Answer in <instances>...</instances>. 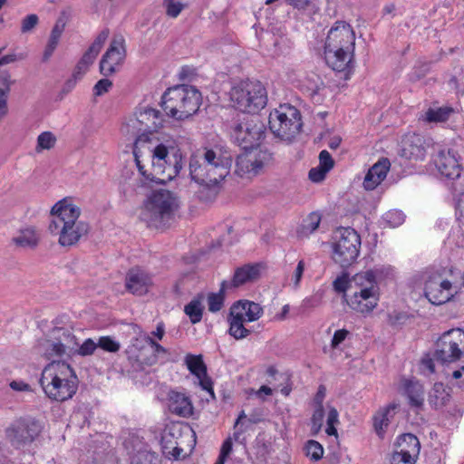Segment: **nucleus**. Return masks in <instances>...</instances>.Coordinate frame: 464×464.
<instances>
[{
    "instance_id": "f257e3e1",
    "label": "nucleus",
    "mask_w": 464,
    "mask_h": 464,
    "mask_svg": "<svg viewBox=\"0 0 464 464\" xmlns=\"http://www.w3.org/2000/svg\"><path fill=\"white\" fill-rule=\"evenodd\" d=\"M164 115L148 105L139 106L121 128V133L135 138L133 156L145 181L166 183L182 169V155L173 139L153 138L152 132L163 126Z\"/></svg>"
},
{
    "instance_id": "f03ea898",
    "label": "nucleus",
    "mask_w": 464,
    "mask_h": 464,
    "mask_svg": "<svg viewBox=\"0 0 464 464\" xmlns=\"http://www.w3.org/2000/svg\"><path fill=\"white\" fill-rule=\"evenodd\" d=\"M51 216L49 231L59 237L58 242L63 246L77 244L89 232V225L79 219L81 208L66 198L53 206Z\"/></svg>"
},
{
    "instance_id": "7ed1b4c3",
    "label": "nucleus",
    "mask_w": 464,
    "mask_h": 464,
    "mask_svg": "<svg viewBox=\"0 0 464 464\" xmlns=\"http://www.w3.org/2000/svg\"><path fill=\"white\" fill-rule=\"evenodd\" d=\"M354 46L355 34L352 26L343 21L335 22L325 41L326 63L334 71L345 70L353 59Z\"/></svg>"
},
{
    "instance_id": "20e7f679",
    "label": "nucleus",
    "mask_w": 464,
    "mask_h": 464,
    "mask_svg": "<svg viewBox=\"0 0 464 464\" xmlns=\"http://www.w3.org/2000/svg\"><path fill=\"white\" fill-rule=\"evenodd\" d=\"M231 160L213 150H206L202 155H193L189 161L191 179L216 193L219 181L229 173Z\"/></svg>"
},
{
    "instance_id": "39448f33",
    "label": "nucleus",
    "mask_w": 464,
    "mask_h": 464,
    "mask_svg": "<svg viewBox=\"0 0 464 464\" xmlns=\"http://www.w3.org/2000/svg\"><path fill=\"white\" fill-rule=\"evenodd\" d=\"M384 269L375 267L372 270L362 271L350 279L351 295L346 296V303L351 309L360 314H370L379 302V287L377 278Z\"/></svg>"
},
{
    "instance_id": "423d86ee",
    "label": "nucleus",
    "mask_w": 464,
    "mask_h": 464,
    "mask_svg": "<svg viewBox=\"0 0 464 464\" xmlns=\"http://www.w3.org/2000/svg\"><path fill=\"white\" fill-rule=\"evenodd\" d=\"M40 383L49 399L64 401L76 393L79 381L70 364L53 361L44 369Z\"/></svg>"
},
{
    "instance_id": "0eeeda50",
    "label": "nucleus",
    "mask_w": 464,
    "mask_h": 464,
    "mask_svg": "<svg viewBox=\"0 0 464 464\" xmlns=\"http://www.w3.org/2000/svg\"><path fill=\"white\" fill-rule=\"evenodd\" d=\"M201 104V93L193 86L181 84L169 88L161 97L166 114L177 121L194 115Z\"/></svg>"
},
{
    "instance_id": "6e6552de",
    "label": "nucleus",
    "mask_w": 464,
    "mask_h": 464,
    "mask_svg": "<svg viewBox=\"0 0 464 464\" xmlns=\"http://www.w3.org/2000/svg\"><path fill=\"white\" fill-rule=\"evenodd\" d=\"M229 98L235 109L245 113H257L267 103V92L258 81H243L235 84Z\"/></svg>"
},
{
    "instance_id": "1a4fd4ad",
    "label": "nucleus",
    "mask_w": 464,
    "mask_h": 464,
    "mask_svg": "<svg viewBox=\"0 0 464 464\" xmlns=\"http://www.w3.org/2000/svg\"><path fill=\"white\" fill-rule=\"evenodd\" d=\"M179 208L177 197L170 191L160 189L146 201L140 219L148 226L159 227L169 222Z\"/></svg>"
},
{
    "instance_id": "9d476101",
    "label": "nucleus",
    "mask_w": 464,
    "mask_h": 464,
    "mask_svg": "<svg viewBox=\"0 0 464 464\" xmlns=\"http://www.w3.org/2000/svg\"><path fill=\"white\" fill-rule=\"evenodd\" d=\"M333 259L345 267L354 263L361 248L360 235L351 227L338 228L333 237Z\"/></svg>"
},
{
    "instance_id": "9b49d317",
    "label": "nucleus",
    "mask_w": 464,
    "mask_h": 464,
    "mask_svg": "<svg viewBox=\"0 0 464 464\" xmlns=\"http://www.w3.org/2000/svg\"><path fill=\"white\" fill-rule=\"evenodd\" d=\"M301 127V114L294 106L283 104L269 114V128L281 140H291Z\"/></svg>"
},
{
    "instance_id": "f8f14e48",
    "label": "nucleus",
    "mask_w": 464,
    "mask_h": 464,
    "mask_svg": "<svg viewBox=\"0 0 464 464\" xmlns=\"http://www.w3.org/2000/svg\"><path fill=\"white\" fill-rule=\"evenodd\" d=\"M265 131L266 126L257 117H244L235 123L230 135L234 143L247 150L264 139Z\"/></svg>"
},
{
    "instance_id": "ddd939ff",
    "label": "nucleus",
    "mask_w": 464,
    "mask_h": 464,
    "mask_svg": "<svg viewBox=\"0 0 464 464\" xmlns=\"http://www.w3.org/2000/svg\"><path fill=\"white\" fill-rule=\"evenodd\" d=\"M464 353V331L452 329L442 334L437 343L435 357L441 362L459 360Z\"/></svg>"
},
{
    "instance_id": "4468645a",
    "label": "nucleus",
    "mask_w": 464,
    "mask_h": 464,
    "mask_svg": "<svg viewBox=\"0 0 464 464\" xmlns=\"http://www.w3.org/2000/svg\"><path fill=\"white\" fill-rule=\"evenodd\" d=\"M126 56L125 40L122 35H115L100 63L101 73L109 76L117 72Z\"/></svg>"
},
{
    "instance_id": "2eb2a0df",
    "label": "nucleus",
    "mask_w": 464,
    "mask_h": 464,
    "mask_svg": "<svg viewBox=\"0 0 464 464\" xmlns=\"http://www.w3.org/2000/svg\"><path fill=\"white\" fill-rule=\"evenodd\" d=\"M272 161V153L266 150H259L239 155L237 159V171L243 174L256 175Z\"/></svg>"
},
{
    "instance_id": "dca6fc26",
    "label": "nucleus",
    "mask_w": 464,
    "mask_h": 464,
    "mask_svg": "<svg viewBox=\"0 0 464 464\" xmlns=\"http://www.w3.org/2000/svg\"><path fill=\"white\" fill-rule=\"evenodd\" d=\"M42 427L39 421L33 419H23L16 421L7 430L10 440L16 447L31 443L41 432Z\"/></svg>"
},
{
    "instance_id": "f3484780",
    "label": "nucleus",
    "mask_w": 464,
    "mask_h": 464,
    "mask_svg": "<svg viewBox=\"0 0 464 464\" xmlns=\"http://www.w3.org/2000/svg\"><path fill=\"white\" fill-rule=\"evenodd\" d=\"M454 295L451 283L440 276L430 277L425 284V296L436 305L445 304Z\"/></svg>"
},
{
    "instance_id": "a211bd4d",
    "label": "nucleus",
    "mask_w": 464,
    "mask_h": 464,
    "mask_svg": "<svg viewBox=\"0 0 464 464\" xmlns=\"http://www.w3.org/2000/svg\"><path fill=\"white\" fill-rule=\"evenodd\" d=\"M434 164L442 177L452 180L459 179L463 169L459 156L453 150H440L434 159Z\"/></svg>"
},
{
    "instance_id": "6ab92c4d",
    "label": "nucleus",
    "mask_w": 464,
    "mask_h": 464,
    "mask_svg": "<svg viewBox=\"0 0 464 464\" xmlns=\"http://www.w3.org/2000/svg\"><path fill=\"white\" fill-rule=\"evenodd\" d=\"M152 277L145 270L133 267L129 270L125 277V287L128 292L135 295H143L152 286Z\"/></svg>"
},
{
    "instance_id": "aec40b11",
    "label": "nucleus",
    "mask_w": 464,
    "mask_h": 464,
    "mask_svg": "<svg viewBox=\"0 0 464 464\" xmlns=\"http://www.w3.org/2000/svg\"><path fill=\"white\" fill-rule=\"evenodd\" d=\"M426 154L425 140L419 134L406 135L401 140V156L410 160H421Z\"/></svg>"
},
{
    "instance_id": "412c9836",
    "label": "nucleus",
    "mask_w": 464,
    "mask_h": 464,
    "mask_svg": "<svg viewBox=\"0 0 464 464\" xmlns=\"http://www.w3.org/2000/svg\"><path fill=\"white\" fill-rule=\"evenodd\" d=\"M400 392L404 395L411 408L421 410L424 404L423 385L415 379H402L400 383Z\"/></svg>"
},
{
    "instance_id": "4be33fe9",
    "label": "nucleus",
    "mask_w": 464,
    "mask_h": 464,
    "mask_svg": "<svg viewBox=\"0 0 464 464\" xmlns=\"http://www.w3.org/2000/svg\"><path fill=\"white\" fill-rule=\"evenodd\" d=\"M260 275V266L257 264H247L236 269L231 282H222L221 291L228 285L238 287L247 283L256 281Z\"/></svg>"
},
{
    "instance_id": "5701e85b",
    "label": "nucleus",
    "mask_w": 464,
    "mask_h": 464,
    "mask_svg": "<svg viewBox=\"0 0 464 464\" xmlns=\"http://www.w3.org/2000/svg\"><path fill=\"white\" fill-rule=\"evenodd\" d=\"M168 407L173 413L188 418L193 413V405L190 399L183 392L170 391L168 393Z\"/></svg>"
},
{
    "instance_id": "b1692460",
    "label": "nucleus",
    "mask_w": 464,
    "mask_h": 464,
    "mask_svg": "<svg viewBox=\"0 0 464 464\" xmlns=\"http://www.w3.org/2000/svg\"><path fill=\"white\" fill-rule=\"evenodd\" d=\"M390 161L388 159H382L377 161L369 169L363 180V187L367 190L374 189L386 178L390 169Z\"/></svg>"
},
{
    "instance_id": "393cba45",
    "label": "nucleus",
    "mask_w": 464,
    "mask_h": 464,
    "mask_svg": "<svg viewBox=\"0 0 464 464\" xmlns=\"http://www.w3.org/2000/svg\"><path fill=\"white\" fill-rule=\"evenodd\" d=\"M167 350L156 343L153 339L137 355H134L133 362L140 365H152L157 362L160 355L167 354Z\"/></svg>"
},
{
    "instance_id": "a878e982",
    "label": "nucleus",
    "mask_w": 464,
    "mask_h": 464,
    "mask_svg": "<svg viewBox=\"0 0 464 464\" xmlns=\"http://www.w3.org/2000/svg\"><path fill=\"white\" fill-rule=\"evenodd\" d=\"M51 337L55 340L63 351L71 356L75 353L78 343L76 337L72 334L70 330L64 328H55L52 331Z\"/></svg>"
},
{
    "instance_id": "bb28decb",
    "label": "nucleus",
    "mask_w": 464,
    "mask_h": 464,
    "mask_svg": "<svg viewBox=\"0 0 464 464\" xmlns=\"http://www.w3.org/2000/svg\"><path fill=\"white\" fill-rule=\"evenodd\" d=\"M40 240V235L33 227L20 229L13 237L12 243L19 247H35Z\"/></svg>"
},
{
    "instance_id": "cd10ccee",
    "label": "nucleus",
    "mask_w": 464,
    "mask_h": 464,
    "mask_svg": "<svg viewBox=\"0 0 464 464\" xmlns=\"http://www.w3.org/2000/svg\"><path fill=\"white\" fill-rule=\"evenodd\" d=\"M450 393L441 382H436L428 395V401L434 409L444 407L450 401Z\"/></svg>"
},
{
    "instance_id": "c85d7f7f",
    "label": "nucleus",
    "mask_w": 464,
    "mask_h": 464,
    "mask_svg": "<svg viewBox=\"0 0 464 464\" xmlns=\"http://www.w3.org/2000/svg\"><path fill=\"white\" fill-rule=\"evenodd\" d=\"M396 449L418 457L420 454V444L415 435L406 433L398 438Z\"/></svg>"
},
{
    "instance_id": "c756f323",
    "label": "nucleus",
    "mask_w": 464,
    "mask_h": 464,
    "mask_svg": "<svg viewBox=\"0 0 464 464\" xmlns=\"http://www.w3.org/2000/svg\"><path fill=\"white\" fill-rule=\"evenodd\" d=\"M63 350V347H61L60 344L52 337L42 341L39 344V352L43 353V354L49 360L54 357H62L64 355L68 356V353Z\"/></svg>"
},
{
    "instance_id": "7c9ffc66",
    "label": "nucleus",
    "mask_w": 464,
    "mask_h": 464,
    "mask_svg": "<svg viewBox=\"0 0 464 464\" xmlns=\"http://www.w3.org/2000/svg\"><path fill=\"white\" fill-rule=\"evenodd\" d=\"M13 83L14 81L9 73L5 72L0 75V118L7 113V97Z\"/></svg>"
},
{
    "instance_id": "2f4dec72",
    "label": "nucleus",
    "mask_w": 464,
    "mask_h": 464,
    "mask_svg": "<svg viewBox=\"0 0 464 464\" xmlns=\"http://www.w3.org/2000/svg\"><path fill=\"white\" fill-rule=\"evenodd\" d=\"M185 364L188 371L196 377L206 375L207 366L203 362L202 355L187 354L185 357Z\"/></svg>"
},
{
    "instance_id": "473e14b6",
    "label": "nucleus",
    "mask_w": 464,
    "mask_h": 464,
    "mask_svg": "<svg viewBox=\"0 0 464 464\" xmlns=\"http://www.w3.org/2000/svg\"><path fill=\"white\" fill-rule=\"evenodd\" d=\"M152 338L144 333H140L137 337L132 338L130 344L126 349L129 360L133 361L134 355H137L145 346L148 347L149 342Z\"/></svg>"
},
{
    "instance_id": "72a5a7b5",
    "label": "nucleus",
    "mask_w": 464,
    "mask_h": 464,
    "mask_svg": "<svg viewBox=\"0 0 464 464\" xmlns=\"http://www.w3.org/2000/svg\"><path fill=\"white\" fill-rule=\"evenodd\" d=\"M453 112L450 107H440L437 109H429L425 112L424 121L428 122H444Z\"/></svg>"
},
{
    "instance_id": "f704fd0d",
    "label": "nucleus",
    "mask_w": 464,
    "mask_h": 464,
    "mask_svg": "<svg viewBox=\"0 0 464 464\" xmlns=\"http://www.w3.org/2000/svg\"><path fill=\"white\" fill-rule=\"evenodd\" d=\"M203 309L201 300L195 298L185 305L184 312L189 317L190 322L195 324L201 321Z\"/></svg>"
},
{
    "instance_id": "c9c22d12",
    "label": "nucleus",
    "mask_w": 464,
    "mask_h": 464,
    "mask_svg": "<svg viewBox=\"0 0 464 464\" xmlns=\"http://www.w3.org/2000/svg\"><path fill=\"white\" fill-rule=\"evenodd\" d=\"M229 334L235 339H243L249 335L250 330L245 327V323L240 321V317L237 314L236 318L229 316Z\"/></svg>"
},
{
    "instance_id": "e433bc0d",
    "label": "nucleus",
    "mask_w": 464,
    "mask_h": 464,
    "mask_svg": "<svg viewBox=\"0 0 464 464\" xmlns=\"http://www.w3.org/2000/svg\"><path fill=\"white\" fill-rule=\"evenodd\" d=\"M63 27H64V24H60L59 22H57L55 24V25L53 26V28L51 32V35H50L48 44L46 45L44 53V60H48L49 57L53 54V51L55 50V48L58 44L59 39L63 31Z\"/></svg>"
},
{
    "instance_id": "4c0bfd02",
    "label": "nucleus",
    "mask_w": 464,
    "mask_h": 464,
    "mask_svg": "<svg viewBox=\"0 0 464 464\" xmlns=\"http://www.w3.org/2000/svg\"><path fill=\"white\" fill-rule=\"evenodd\" d=\"M241 304V308L244 309V314L246 316V320L249 322H255L258 320L263 314V308L259 304L251 301H238Z\"/></svg>"
},
{
    "instance_id": "58836bf2",
    "label": "nucleus",
    "mask_w": 464,
    "mask_h": 464,
    "mask_svg": "<svg viewBox=\"0 0 464 464\" xmlns=\"http://www.w3.org/2000/svg\"><path fill=\"white\" fill-rule=\"evenodd\" d=\"M320 222L321 216L316 212L311 213L304 219L299 233L304 237L309 236L318 228Z\"/></svg>"
},
{
    "instance_id": "ea45409f",
    "label": "nucleus",
    "mask_w": 464,
    "mask_h": 464,
    "mask_svg": "<svg viewBox=\"0 0 464 464\" xmlns=\"http://www.w3.org/2000/svg\"><path fill=\"white\" fill-rule=\"evenodd\" d=\"M304 450L306 457L314 461L321 459L324 455L323 446L314 440H310L306 442Z\"/></svg>"
},
{
    "instance_id": "a19ab883",
    "label": "nucleus",
    "mask_w": 464,
    "mask_h": 464,
    "mask_svg": "<svg viewBox=\"0 0 464 464\" xmlns=\"http://www.w3.org/2000/svg\"><path fill=\"white\" fill-rule=\"evenodd\" d=\"M391 409L394 410L395 406H390L384 411L378 412L373 419V426L375 429V431L379 436H382L384 432L385 428L389 424V419H388V413L390 412Z\"/></svg>"
},
{
    "instance_id": "79ce46f5",
    "label": "nucleus",
    "mask_w": 464,
    "mask_h": 464,
    "mask_svg": "<svg viewBox=\"0 0 464 464\" xmlns=\"http://www.w3.org/2000/svg\"><path fill=\"white\" fill-rule=\"evenodd\" d=\"M55 142L56 138L51 131H44L37 137L35 150L40 152L43 150H50L54 147Z\"/></svg>"
},
{
    "instance_id": "37998d69",
    "label": "nucleus",
    "mask_w": 464,
    "mask_h": 464,
    "mask_svg": "<svg viewBox=\"0 0 464 464\" xmlns=\"http://www.w3.org/2000/svg\"><path fill=\"white\" fill-rule=\"evenodd\" d=\"M293 7L306 12L309 16L316 14L319 8L312 2V0H285Z\"/></svg>"
},
{
    "instance_id": "c03bdc74",
    "label": "nucleus",
    "mask_w": 464,
    "mask_h": 464,
    "mask_svg": "<svg viewBox=\"0 0 464 464\" xmlns=\"http://www.w3.org/2000/svg\"><path fill=\"white\" fill-rule=\"evenodd\" d=\"M324 419V406H315L311 418V433L316 435L322 429Z\"/></svg>"
},
{
    "instance_id": "a18cd8bd",
    "label": "nucleus",
    "mask_w": 464,
    "mask_h": 464,
    "mask_svg": "<svg viewBox=\"0 0 464 464\" xmlns=\"http://www.w3.org/2000/svg\"><path fill=\"white\" fill-rule=\"evenodd\" d=\"M417 458L396 449L392 455L391 464H415Z\"/></svg>"
},
{
    "instance_id": "49530a36",
    "label": "nucleus",
    "mask_w": 464,
    "mask_h": 464,
    "mask_svg": "<svg viewBox=\"0 0 464 464\" xmlns=\"http://www.w3.org/2000/svg\"><path fill=\"white\" fill-rule=\"evenodd\" d=\"M164 6L167 15L171 18H176L185 8L186 5L180 0H164Z\"/></svg>"
},
{
    "instance_id": "de8ad7c7",
    "label": "nucleus",
    "mask_w": 464,
    "mask_h": 464,
    "mask_svg": "<svg viewBox=\"0 0 464 464\" xmlns=\"http://www.w3.org/2000/svg\"><path fill=\"white\" fill-rule=\"evenodd\" d=\"M98 346L103 351L116 353L121 348V343L111 336H102L98 339Z\"/></svg>"
},
{
    "instance_id": "09e8293b",
    "label": "nucleus",
    "mask_w": 464,
    "mask_h": 464,
    "mask_svg": "<svg viewBox=\"0 0 464 464\" xmlns=\"http://www.w3.org/2000/svg\"><path fill=\"white\" fill-rule=\"evenodd\" d=\"M338 411L334 408H330L327 415V427L325 432L329 436H337V430L335 428V424L339 422L338 420Z\"/></svg>"
},
{
    "instance_id": "8fccbe9b",
    "label": "nucleus",
    "mask_w": 464,
    "mask_h": 464,
    "mask_svg": "<svg viewBox=\"0 0 464 464\" xmlns=\"http://www.w3.org/2000/svg\"><path fill=\"white\" fill-rule=\"evenodd\" d=\"M384 219L392 227H396L404 222L405 216L401 211L394 209L387 212Z\"/></svg>"
},
{
    "instance_id": "3c124183",
    "label": "nucleus",
    "mask_w": 464,
    "mask_h": 464,
    "mask_svg": "<svg viewBox=\"0 0 464 464\" xmlns=\"http://www.w3.org/2000/svg\"><path fill=\"white\" fill-rule=\"evenodd\" d=\"M98 342L95 343L92 339H86L82 345H78L76 348V352L78 354L82 356H89L93 354L96 348H98Z\"/></svg>"
},
{
    "instance_id": "603ef678",
    "label": "nucleus",
    "mask_w": 464,
    "mask_h": 464,
    "mask_svg": "<svg viewBox=\"0 0 464 464\" xmlns=\"http://www.w3.org/2000/svg\"><path fill=\"white\" fill-rule=\"evenodd\" d=\"M224 298L221 293H212L208 296V306L210 312L216 313L221 310Z\"/></svg>"
},
{
    "instance_id": "864d4df0",
    "label": "nucleus",
    "mask_w": 464,
    "mask_h": 464,
    "mask_svg": "<svg viewBox=\"0 0 464 464\" xmlns=\"http://www.w3.org/2000/svg\"><path fill=\"white\" fill-rule=\"evenodd\" d=\"M420 372L426 376H429L435 372V364L433 359L430 356H424L420 361Z\"/></svg>"
},
{
    "instance_id": "5fc2aeb1",
    "label": "nucleus",
    "mask_w": 464,
    "mask_h": 464,
    "mask_svg": "<svg viewBox=\"0 0 464 464\" xmlns=\"http://www.w3.org/2000/svg\"><path fill=\"white\" fill-rule=\"evenodd\" d=\"M112 86L111 81L109 79H102L96 82L93 87V93L95 96H102L108 92Z\"/></svg>"
},
{
    "instance_id": "6e6d98bb",
    "label": "nucleus",
    "mask_w": 464,
    "mask_h": 464,
    "mask_svg": "<svg viewBox=\"0 0 464 464\" xmlns=\"http://www.w3.org/2000/svg\"><path fill=\"white\" fill-rule=\"evenodd\" d=\"M334 165V161L331 154L325 150H322L319 154V167L329 171L333 169Z\"/></svg>"
},
{
    "instance_id": "4d7b16f0",
    "label": "nucleus",
    "mask_w": 464,
    "mask_h": 464,
    "mask_svg": "<svg viewBox=\"0 0 464 464\" xmlns=\"http://www.w3.org/2000/svg\"><path fill=\"white\" fill-rule=\"evenodd\" d=\"M38 23V16L36 14H29L25 16L22 21L21 31L27 33L31 31Z\"/></svg>"
},
{
    "instance_id": "13d9d810",
    "label": "nucleus",
    "mask_w": 464,
    "mask_h": 464,
    "mask_svg": "<svg viewBox=\"0 0 464 464\" xmlns=\"http://www.w3.org/2000/svg\"><path fill=\"white\" fill-rule=\"evenodd\" d=\"M109 34H110V32L108 29H103L97 35V37L95 38V40L93 41V43L92 44V45L90 47L92 48L93 50L97 51L98 53H100V51L102 50V47L103 46L104 43L106 42V40L109 36Z\"/></svg>"
},
{
    "instance_id": "bf43d9fd",
    "label": "nucleus",
    "mask_w": 464,
    "mask_h": 464,
    "mask_svg": "<svg viewBox=\"0 0 464 464\" xmlns=\"http://www.w3.org/2000/svg\"><path fill=\"white\" fill-rule=\"evenodd\" d=\"M304 271V260H300L295 267V270L293 276H292V282H293L294 288H297L299 286Z\"/></svg>"
},
{
    "instance_id": "052dcab7",
    "label": "nucleus",
    "mask_w": 464,
    "mask_h": 464,
    "mask_svg": "<svg viewBox=\"0 0 464 464\" xmlns=\"http://www.w3.org/2000/svg\"><path fill=\"white\" fill-rule=\"evenodd\" d=\"M328 171L321 167L313 168L309 171V179L314 182H320L324 179Z\"/></svg>"
},
{
    "instance_id": "680f3d73",
    "label": "nucleus",
    "mask_w": 464,
    "mask_h": 464,
    "mask_svg": "<svg viewBox=\"0 0 464 464\" xmlns=\"http://www.w3.org/2000/svg\"><path fill=\"white\" fill-rule=\"evenodd\" d=\"M98 54L99 53L97 51L89 47V49L83 53L82 59L79 62L89 67L93 63Z\"/></svg>"
},
{
    "instance_id": "e2e57ef3",
    "label": "nucleus",
    "mask_w": 464,
    "mask_h": 464,
    "mask_svg": "<svg viewBox=\"0 0 464 464\" xmlns=\"http://www.w3.org/2000/svg\"><path fill=\"white\" fill-rule=\"evenodd\" d=\"M349 334V332L345 329L337 330L332 338L331 345L333 348H336L342 343Z\"/></svg>"
},
{
    "instance_id": "0e129e2a",
    "label": "nucleus",
    "mask_w": 464,
    "mask_h": 464,
    "mask_svg": "<svg viewBox=\"0 0 464 464\" xmlns=\"http://www.w3.org/2000/svg\"><path fill=\"white\" fill-rule=\"evenodd\" d=\"M334 288L338 293H344L350 290V280L347 281L344 277H338L334 281Z\"/></svg>"
},
{
    "instance_id": "69168bd1",
    "label": "nucleus",
    "mask_w": 464,
    "mask_h": 464,
    "mask_svg": "<svg viewBox=\"0 0 464 464\" xmlns=\"http://www.w3.org/2000/svg\"><path fill=\"white\" fill-rule=\"evenodd\" d=\"M244 309L245 308H241V304L236 303L230 308L229 316L236 318L237 313V315L240 317V321L245 324L249 323V321L246 320V316L244 314Z\"/></svg>"
},
{
    "instance_id": "338daca9",
    "label": "nucleus",
    "mask_w": 464,
    "mask_h": 464,
    "mask_svg": "<svg viewBox=\"0 0 464 464\" xmlns=\"http://www.w3.org/2000/svg\"><path fill=\"white\" fill-rule=\"evenodd\" d=\"M233 450V443H232V438L228 437L227 440H224L221 449L219 457H222V459H227Z\"/></svg>"
},
{
    "instance_id": "774afa93",
    "label": "nucleus",
    "mask_w": 464,
    "mask_h": 464,
    "mask_svg": "<svg viewBox=\"0 0 464 464\" xmlns=\"http://www.w3.org/2000/svg\"><path fill=\"white\" fill-rule=\"evenodd\" d=\"M199 381V385L201 386V388L207 392H208L210 393V395L212 397L215 396L214 394V391H213V387H212V381L211 379L208 376V373L206 372V375L204 376H200V377H197Z\"/></svg>"
}]
</instances>
